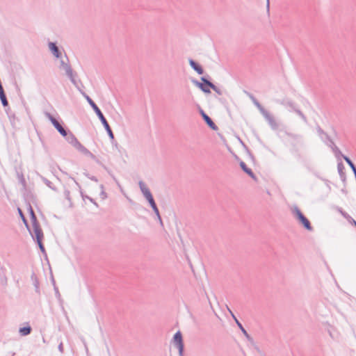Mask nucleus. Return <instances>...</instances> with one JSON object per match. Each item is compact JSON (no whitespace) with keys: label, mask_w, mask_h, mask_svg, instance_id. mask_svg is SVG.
I'll return each instance as SVG.
<instances>
[{"label":"nucleus","mask_w":356,"mask_h":356,"mask_svg":"<svg viewBox=\"0 0 356 356\" xmlns=\"http://www.w3.org/2000/svg\"><path fill=\"white\" fill-rule=\"evenodd\" d=\"M354 226L356 227V222H355V225Z\"/></svg>","instance_id":"5fc2aeb1"},{"label":"nucleus","mask_w":356,"mask_h":356,"mask_svg":"<svg viewBox=\"0 0 356 356\" xmlns=\"http://www.w3.org/2000/svg\"><path fill=\"white\" fill-rule=\"evenodd\" d=\"M286 135L289 137H290L291 138H292L293 140H296V141H298L300 138V136L299 135L294 134L292 133H286Z\"/></svg>","instance_id":"2f4dec72"},{"label":"nucleus","mask_w":356,"mask_h":356,"mask_svg":"<svg viewBox=\"0 0 356 356\" xmlns=\"http://www.w3.org/2000/svg\"><path fill=\"white\" fill-rule=\"evenodd\" d=\"M65 197L70 201V192L68 190H65Z\"/></svg>","instance_id":"79ce46f5"},{"label":"nucleus","mask_w":356,"mask_h":356,"mask_svg":"<svg viewBox=\"0 0 356 356\" xmlns=\"http://www.w3.org/2000/svg\"><path fill=\"white\" fill-rule=\"evenodd\" d=\"M85 175L88 178L90 179V180L93 181H95V182H97L98 181V179L95 177V176H93V175H90V174L88 173H85Z\"/></svg>","instance_id":"4c0bfd02"},{"label":"nucleus","mask_w":356,"mask_h":356,"mask_svg":"<svg viewBox=\"0 0 356 356\" xmlns=\"http://www.w3.org/2000/svg\"><path fill=\"white\" fill-rule=\"evenodd\" d=\"M36 243L38 245V247L40 250V251L42 252V253L47 257V252H46V250H45V248H44V246L43 245V243H42V240H40V241H35Z\"/></svg>","instance_id":"a878e982"},{"label":"nucleus","mask_w":356,"mask_h":356,"mask_svg":"<svg viewBox=\"0 0 356 356\" xmlns=\"http://www.w3.org/2000/svg\"><path fill=\"white\" fill-rule=\"evenodd\" d=\"M293 213L295 214L297 220L300 219L302 216H304L300 209H299L298 207L295 208Z\"/></svg>","instance_id":"bb28decb"},{"label":"nucleus","mask_w":356,"mask_h":356,"mask_svg":"<svg viewBox=\"0 0 356 356\" xmlns=\"http://www.w3.org/2000/svg\"><path fill=\"white\" fill-rule=\"evenodd\" d=\"M30 219H31V221L32 222V226L40 224V222H38V220L37 219V216H36V215H35L34 211L31 212V216H30Z\"/></svg>","instance_id":"393cba45"},{"label":"nucleus","mask_w":356,"mask_h":356,"mask_svg":"<svg viewBox=\"0 0 356 356\" xmlns=\"http://www.w3.org/2000/svg\"><path fill=\"white\" fill-rule=\"evenodd\" d=\"M31 331L32 328L29 325L20 327L19 330V332L22 336H27L31 334Z\"/></svg>","instance_id":"6ab92c4d"},{"label":"nucleus","mask_w":356,"mask_h":356,"mask_svg":"<svg viewBox=\"0 0 356 356\" xmlns=\"http://www.w3.org/2000/svg\"><path fill=\"white\" fill-rule=\"evenodd\" d=\"M92 160H94L96 163H101V162L99 161V160L96 157V156H95L92 152H90V154H89L88 155Z\"/></svg>","instance_id":"58836bf2"},{"label":"nucleus","mask_w":356,"mask_h":356,"mask_svg":"<svg viewBox=\"0 0 356 356\" xmlns=\"http://www.w3.org/2000/svg\"><path fill=\"white\" fill-rule=\"evenodd\" d=\"M28 211H29V216H31V212L34 211L33 209L32 208V207H31V205L30 204H29Z\"/></svg>","instance_id":"09e8293b"},{"label":"nucleus","mask_w":356,"mask_h":356,"mask_svg":"<svg viewBox=\"0 0 356 356\" xmlns=\"http://www.w3.org/2000/svg\"><path fill=\"white\" fill-rule=\"evenodd\" d=\"M150 207H152V210L154 211V213L156 214V216H159V209L156 206V204L154 200V198L149 201H148Z\"/></svg>","instance_id":"b1692460"},{"label":"nucleus","mask_w":356,"mask_h":356,"mask_svg":"<svg viewBox=\"0 0 356 356\" xmlns=\"http://www.w3.org/2000/svg\"><path fill=\"white\" fill-rule=\"evenodd\" d=\"M227 309L229 311V312L230 313L231 316H232V318L235 320V321L236 322L237 318H236V316H234V313L232 312V310L227 307Z\"/></svg>","instance_id":"37998d69"},{"label":"nucleus","mask_w":356,"mask_h":356,"mask_svg":"<svg viewBox=\"0 0 356 356\" xmlns=\"http://www.w3.org/2000/svg\"><path fill=\"white\" fill-rule=\"evenodd\" d=\"M236 324L241 330V332H243V334H244V336L245 337V338L254 346L255 349L257 351H259V348L254 343V339H252V337H250V335L248 333L246 330L243 327L242 324L238 321H236Z\"/></svg>","instance_id":"9b49d317"},{"label":"nucleus","mask_w":356,"mask_h":356,"mask_svg":"<svg viewBox=\"0 0 356 356\" xmlns=\"http://www.w3.org/2000/svg\"><path fill=\"white\" fill-rule=\"evenodd\" d=\"M139 186L143 195L145 197L147 201L152 200L154 197L149 189L147 188L145 183L143 181H139Z\"/></svg>","instance_id":"9d476101"},{"label":"nucleus","mask_w":356,"mask_h":356,"mask_svg":"<svg viewBox=\"0 0 356 356\" xmlns=\"http://www.w3.org/2000/svg\"><path fill=\"white\" fill-rule=\"evenodd\" d=\"M332 150L337 156H342L343 154H341V152L336 145H334V147H332Z\"/></svg>","instance_id":"f704fd0d"},{"label":"nucleus","mask_w":356,"mask_h":356,"mask_svg":"<svg viewBox=\"0 0 356 356\" xmlns=\"http://www.w3.org/2000/svg\"><path fill=\"white\" fill-rule=\"evenodd\" d=\"M188 62L191 68L193 69L198 74L202 75L204 74V70L199 63L192 58H190Z\"/></svg>","instance_id":"f8f14e48"},{"label":"nucleus","mask_w":356,"mask_h":356,"mask_svg":"<svg viewBox=\"0 0 356 356\" xmlns=\"http://www.w3.org/2000/svg\"><path fill=\"white\" fill-rule=\"evenodd\" d=\"M33 232H32L31 230L29 232L33 239L35 241L43 240L44 234H43L42 229L40 227V225L38 224V225H33Z\"/></svg>","instance_id":"0eeeda50"},{"label":"nucleus","mask_w":356,"mask_h":356,"mask_svg":"<svg viewBox=\"0 0 356 356\" xmlns=\"http://www.w3.org/2000/svg\"><path fill=\"white\" fill-rule=\"evenodd\" d=\"M344 169H345V167H344L343 163L342 162L338 163V164H337V170H338L339 175L340 176V178H341V181L343 183H346V173L344 172Z\"/></svg>","instance_id":"dca6fc26"},{"label":"nucleus","mask_w":356,"mask_h":356,"mask_svg":"<svg viewBox=\"0 0 356 356\" xmlns=\"http://www.w3.org/2000/svg\"><path fill=\"white\" fill-rule=\"evenodd\" d=\"M58 349L60 352V353H64V346L62 341H60V343L58 344Z\"/></svg>","instance_id":"ea45409f"},{"label":"nucleus","mask_w":356,"mask_h":356,"mask_svg":"<svg viewBox=\"0 0 356 356\" xmlns=\"http://www.w3.org/2000/svg\"><path fill=\"white\" fill-rule=\"evenodd\" d=\"M173 343L174 345L179 350V356H183L184 350V345L183 341V337L181 332L179 330L177 331L173 337Z\"/></svg>","instance_id":"7ed1b4c3"},{"label":"nucleus","mask_w":356,"mask_h":356,"mask_svg":"<svg viewBox=\"0 0 356 356\" xmlns=\"http://www.w3.org/2000/svg\"><path fill=\"white\" fill-rule=\"evenodd\" d=\"M245 93L252 100L254 105L259 110L262 115H264L267 111L252 93L248 91H245Z\"/></svg>","instance_id":"6e6552de"},{"label":"nucleus","mask_w":356,"mask_h":356,"mask_svg":"<svg viewBox=\"0 0 356 356\" xmlns=\"http://www.w3.org/2000/svg\"><path fill=\"white\" fill-rule=\"evenodd\" d=\"M267 6H269V0H267Z\"/></svg>","instance_id":"864d4df0"},{"label":"nucleus","mask_w":356,"mask_h":356,"mask_svg":"<svg viewBox=\"0 0 356 356\" xmlns=\"http://www.w3.org/2000/svg\"><path fill=\"white\" fill-rule=\"evenodd\" d=\"M81 94L84 96V97L86 99L87 102L90 104V106L92 108L93 111L96 113V115L98 117V119L101 121L102 125L104 126L105 130L106 131L108 137L113 139V131L107 122L106 118L103 115L101 110L99 108V107L97 106V104L94 102V101L84 92H82L81 90H79Z\"/></svg>","instance_id":"f257e3e1"},{"label":"nucleus","mask_w":356,"mask_h":356,"mask_svg":"<svg viewBox=\"0 0 356 356\" xmlns=\"http://www.w3.org/2000/svg\"><path fill=\"white\" fill-rule=\"evenodd\" d=\"M60 67L63 68L65 70L66 74L70 78L71 82L74 85L76 86V81L75 80L74 76L76 75V73H74V71L69 63V61L67 63H65L64 60H60Z\"/></svg>","instance_id":"20e7f679"},{"label":"nucleus","mask_w":356,"mask_h":356,"mask_svg":"<svg viewBox=\"0 0 356 356\" xmlns=\"http://www.w3.org/2000/svg\"><path fill=\"white\" fill-rule=\"evenodd\" d=\"M17 211H18L19 215L20 218H22L23 223L24 224L26 228L28 229L29 232H30V226L29 225V222H28L26 217L24 216L22 211V209L20 208H17Z\"/></svg>","instance_id":"412c9836"},{"label":"nucleus","mask_w":356,"mask_h":356,"mask_svg":"<svg viewBox=\"0 0 356 356\" xmlns=\"http://www.w3.org/2000/svg\"><path fill=\"white\" fill-rule=\"evenodd\" d=\"M263 116L264 118L268 121L269 125L271 127V128L274 130H276L279 127V124L275 120L273 115H271L268 111H266Z\"/></svg>","instance_id":"1a4fd4ad"},{"label":"nucleus","mask_w":356,"mask_h":356,"mask_svg":"<svg viewBox=\"0 0 356 356\" xmlns=\"http://www.w3.org/2000/svg\"><path fill=\"white\" fill-rule=\"evenodd\" d=\"M299 222L308 231H312L313 227L311 225L309 220L304 216L298 220Z\"/></svg>","instance_id":"2eb2a0df"},{"label":"nucleus","mask_w":356,"mask_h":356,"mask_svg":"<svg viewBox=\"0 0 356 356\" xmlns=\"http://www.w3.org/2000/svg\"><path fill=\"white\" fill-rule=\"evenodd\" d=\"M109 138L111 139V142L112 145H113L117 147L118 143L115 140V137L113 136V139H112L111 138Z\"/></svg>","instance_id":"49530a36"},{"label":"nucleus","mask_w":356,"mask_h":356,"mask_svg":"<svg viewBox=\"0 0 356 356\" xmlns=\"http://www.w3.org/2000/svg\"><path fill=\"white\" fill-rule=\"evenodd\" d=\"M293 213L295 214L297 220L300 219L302 216H304L300 209H299L298 207L295 208Z\"/></svg>","instance_id":"cd10ccee"},{"label":"nucleus","mask_w":356,"mask_h":356,"mask_svg":"<svg viewBox=\"0 0 356 356\" xmlns=\"http://www.w3.org/2000/svg\"><path fill=\"white\" fill-rule=\"evenodd\" d=\"M31 279L33 281V284L35 288V291L38 293H40V289H39V280L34 272L32 273Z\"/></svg>","instance_id":"aec40b11"},{"label":"nucleus","mask_w":356,"mask_h":356,"mask_svg":"<svg viewBox=\"0 0 356 356\" xmlns=\"http://www.w3.org/2000/svg\"><path fill=\"white\" fill-rule=\"evenodd\" d=\"M317 131L320 136H325L326 139H330V136L325 133L319 126L317 127Z\"/></svg>","instance_id":"c756f323"},{"label":"nucleus","mask_w":356,"mask_h":356,"mask_svg":"<svg viewBox=\"0 0 356 356\" xmlns=\"http://www.w3.org/2000/svg\"><path fill=\"white\" fill-rule=\"evenodd\" d=\"M327 140H329L330 142V146L332 148V147H334V145H336L334 143V141L331 139V138L330 137V139H327Z\"/></svg>","instance_id":"c03bdc74"},{"label":"nucleus","mask_w":356,"mask_h":356,"mask_svg":"<svg viewBox=\"0 0 356 356\" xmlns=\"http://www.w3.org/2000/svg\"><path fill=\"white\" fill-rule=\"evenodd\" d=\"M49 47L52 53V54L57 58L61 56V52L58 49V47L56 46V43L50 42L49 43Z\"/></svg>","instance_id":"4468645a"},{"label":"nucleus","mask_w":356,"mask_h":356,"mask_svg":"<svg viewBox=\"0 0 356 356\" xmlns=\"http://www.w3.org/2000/svg\"><path fill=\"white\" fill-rule=\"evenodd\" d=\"M287 105L289 106H290L291 108H292L293 109H296L295 107H294L295 104L293 102H287Z\"/></svg>","instance_id":"de8ad7c7"},{"label":"nucleus","mask_w":356,"mask_h":356,"mask_svg":"<svg viewBox=\"0 0 356 356\" xmlns=\"http://www.w3.org/2000/svg\"><path fill=\"white\" fill-rule=\"evenodd\" d=\"M75 148L86 156H88L89 154H90V152L86 147H85L80 142L77 144Z\"/></svg>","instance_id":"4be33fe9"},{"label":"nucleus","mask_w":356,"mask_h":356,"mask_svg":"<svg viewBox=\"0 0 356 356\" xmlns=\"http://www.w3.org/2000/svg\"><path fill=\"white\" fill-rule=\"evenodd\" d=\"M20 182L24 187L26 186V182L22 175L20 176Z\"/></svg>","instance_id":"a19ab883"},{"label":"nucleus","mask_w":356,"mask_h":356,"mask_svg":"<svg viewBox=\"0 0 356 356\" xmlns=\"http://www.w3.org/2000/svg\"><path fill=\"white\" fill-rule=\"evenodd\" d=\"M43 181L45 183V184L49 187L50 188H51L52 190L55 191L56 190V188L54 187L53 183L51 181H50L49 180H48L46 178H43L42 179Z\"/></svg>","instance_id":"c85d7f7f"},{"label":"nucleus","mask_w":356,"mask_h":356,"mask_svg":"<svg viewBox=\"0 0 356 356\" xmlns=\"http://www.w3.org/2000/svg\"><path fill=\"white\" fill-rule=\"evenodd\" d=\"M81 195H82L83 199L87 198L88 200H89V202H91L97 207H98L97 203L95 202V200L93 198H92V197L88 196V195H83V194H81Z\"/></svg>","instance_id":"72a5a7b5"},{"label":"nucleus","mask_w":356,"mask_h":356,"mask_svg":"<svg viewBox=\"0 0 356 356\" xmlns=\"http://www.w3.org/2000/svg\"><path fill=\"white\" fill-rule=\"evenodd\" d=\"M327 140H329L330 142V146L332 148V147H334V145H336L334 143V141L331 139V138L330 137V139H327Z\"/></svg>","instance_id":"a18cd8bd"},{"label":"nucleus","mask_w":356,"mask_h":356,"mask_svg":"<svg viewBox=\"0 0 356 356\" xmlns=\"http://www.w3.org/2000/svg\"><path fill=\"white\" fill-rule=\"evenodd\" d=\"M51 282L53 283L54 286L55 287L56 286V282H55V280H54L53 277H51Z\"/></svg>","instance_id":"603ef678"},{"label":"nucleus","mask_w":356,"mask_h":356,"mask_svg":"<svg viewBox=\"0 0 356 356\" xmlns=\"http://www.w3.org/2000/svg\"><path fill=\"white\" fill-rule=\"evenodd\" d=\"M67 141L72 145L74 147L77 145V144L79 143L78 139L76 138V136L72 134L71 131L67 132V135L65 136Z\"/></svg>","instance_id":"f3484780"},{"label":"nucleus","mask_w":356,"mask_h":356,"mask_svg":"<svg viewBox=\"0 0 356 356\" xmlns=\"http://www.w3.org/2000/svg\"><path fill=\"white\" fill-rule=\"evenodd\" d=\"M202 82L198 81L196 79H193L191 81L192 83L199 88L203 92L206 94L211 93L210 89L212 85V82H211L209 80H208L205 76H202L200 78Z\"/></svg>","instance_id":"f03ea898"},{"label":"nucleus","mask_w":356,"mask_h":356,"mask_svg":"<svg viewBox=\"0 0 356 356\" xmlns=\"http://www.w3.org/2000/svg\"><path fill=\"white\" fill-rule=\"evenodd\" d=\"M239 165L241 168V169L243 170V171L244 172H245L247 175H248L252 179H254V181L257 180V178L256 175H254V173L252 172V170L250 168H248V166L243 161H241L239 162Z\"/></svg>","instance_id":"ddd939ff"},{"label":"nucleus","mask_w":356,"mask_h":356,"mask_svg":"<svg viewBox=\"0 0 356 356\" xmlns=\"http://www.w3.org/2000/svg\"><path fill=\"white\" fill-rule=\"evenodd\" d=\"M198 110L202 119L208 125V127L213 131H217L218 129V126L213 122L212 119L203 111V109L200 106H198Z\"/></svg>","instance_id":"423d86ee"},{"label":"nucleus","mask_w":356,"mask_h":356,"mask_svg":"<svg viewBox=\"0 0 356 356\" xmlns=\"http://www.w3.org/2000/svg\"><path fill=\"white\" fill-rule=\"evenodd\" d=\"M294 111H296V113L301 118H302L303 120H306V116L305 115V114L300 110V109H294Z\"/></svg>","instance_id":"e433bc0d"},{"label":"nucleus","mask_w":356,"mask_h":356,"mask_svg":"<svg viewBox=\"0 0 356 356\" xmlns=\"http://www.w3.org/2000/svg\"><path fill=\"white\" fill-rule=\"evenodd\" d=\"M75 148L86 156H88L89 154H90V152L86 147H85L80 142L77 144Z\"/></svg>","instance_id":"5701e85b"},{"label":"nucleus","mask_w":356,"mask_h":356,"mask_svg":"<svg viewBox=\"0 0 356 356\" xmlns=\"http://www.w3.org/2000/svg\"><path fill=\"white\" fill-rule=\"evenodd\" d=\"M158 220L159 221L160 224L163 225V221L160 215V213H159V216H156Z\"/></svg>","instance_id":"8fccbe9b"},{"label":"nucleus","mask_w":356,"mask_h":356,"mask_svg":"<svg viewBox=\"0 0 356 356\" xmlns=\"http://www.w3.org/2000/svg\"><path fill=\"white\" fill-rule=\"evenodd\" d=\"M100 187L102 189L101 193H100V197L102 200H105L107 197V194H106V193L104 190V185L102 184Z\"/></svg>","instance_id":"473e14b6"},{"label":"nucleus","mask_w":356,"mask_h":356,"mask_svg":"<svg viewBox=\"0 0 356 356\" xmlns=\"http://www.w3.org/2000/svg\"><path fill=\"white\" fill-rule=\"evenodd\" d=\"M46 115L49 119L55 129L60 133V134L63 136H66L67 135V131L60 124V122L53 117L49 113H47Z\"/></svg>","instance_id":"39448f33"},{"label":"nucleus","mask_w":356,"mask_h":356,"mask_svg":"<svg viewBox=\"0 0 356 356\" xmlns=\"http://www.w3.org/2000/svg\"><path fill=\"white\" fill-rule=\"evenodd\" d=\"M340 213L352 225H355L356 220H355L348 213L343 211L342 209H339Z\"/></svg>","instance_id":"a211bd4d"},{"label":"nucleus","mask_w":356,"mask_h":356,"mask_svg":"<svg viewBox=\"0 0 356 356\" xmlns=\"http://www.w3.org/2000/svg\"><path fill=\"white\" fill-rule=\"evenodd\" d=\"M211 88L214 90L217 94L222 95V91L216 85L212 83Z\"/></svg>","instance_id":"c9c22d12"},{"label":"nucleus","mask_w":356,"mask_h":356,"mask_svg":"<svg viewBox=\"0 0 356 356\" xmlns=\"http://www.w3.org/2000/svg\"><path fill=\"white\" fill-rule=\"evenodd\" d=\"M286 135L289 137H290L291 138H292L293 140H296V141H298L300 138V136L299 135L294 134L292 133H286Z\"/></svg>","instance_id":"7c9ffc66"},{"label":"nucleus","mask_w":356,"mask_h":356,"mask_svg":"<svg viewBox=\"0 0 356 356\" xmlns=\"http://www.w3.org/2000/svg\"><path fill=\"white\" fill-rule=\"evenodd\" d=\"M54 290H55L56 293L58 294V296H60L58 289L56 286L54 287Z\"/></svg>","instance_id":"3c124183"}]
</instances>
